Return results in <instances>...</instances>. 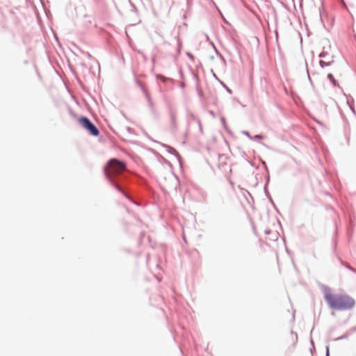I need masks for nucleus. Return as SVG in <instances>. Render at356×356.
<instances>
[{
    "mask_svg": "<svg viewBox=\"0 0 356 356\" xmlns=\"http://www.w3.org/2000/svg\"><path fill=\"white\" fill-rule=\"evenodd\" d=\"M324 298L329 307L334 310H348L355 305V300L353 298L346 293H325Z\"/></svg>",
    "mask_w": 356,
    "mask_h": 356,
    "instance_id": "f257e3e1",
    "label": "nucleus"
},
{
    "mask_svg": "<svg viewBox=\"0 0 356 356\" xmlns=\"http://www.w3.org/2000/svg\"><path fill=\"white\" fill-rule=\"evenodd\" d=\"M125 168V163L116 159H113L107 163L104 172L106 177L112 181V179L116 176L120 175Z\"/></svg>",
    "mask_w": 356,
    "mask_h": 356,
    "instance_id": "f03ea898",
    "label": "nucleus"
},
{
    "mask_svg": "<svg viewBox=\"0 0 356 356\" xmlns=\"http://www.w3.org/2000/svg\"><path fill=\"white\" fill-rule=\"evenodd\" d=\"M339 54V51L335 47H332L330 44L325 46L323 51L320 54L321 65L324 67L331 65Z\"/></svg>",
    "mask_w": 356,
    "mask_h": 356,
    "instance_id": "7ed1b4c3",
    "label": "nucleus"
},
{
    "mask_svg": "<svg viewBox=\"0 0 356 356\" xmlns=\"http://www.w3.org/2000/svg\"><path fill=\"white\" fill-rule=\"evenodd\" d=\"M79 123L80 125L86 129L89 134L93 136H98L99 131L97 128L86 117H81L79 119Z\"/></svg>",
    "mask_w": 356,
    "mask_h": 356,
    "instance_id": "20e7f679",
    "label": "nucleus"
},
{
    "mask_svg": "<svg viewBox=\"0 0 356 356\" xmlns=\"http://www.w3.org/2000/svg\"><path fill=\"white\" fill-rule=\"evenodd\" d=\"M161 185L163 190H167L169 188V186L166 184L165 178L161 181Z\"/></svg>",
    "mask_w": 356,
    "mask_h": 356,
    "instance_id": "39448f33",
    "label": "nucleus"
},
{
    "mask_svg": "<svg viewBox=\"0 0 356 356\" xmlns=\"http://www.w3.org/2000/svg\"><path fill=\"white\" fill-rule=\"evenodd\" d=\"M328 79L330 80V81L334 85L337 86V81L334 78L333 75L332 74H329L327 75Z\"/></svg>",
    "mask_w": 356,
    "mask_h": 356,
    "instance_id": "423d86ee",
    "label": "nucleus"
}]
</instances>
